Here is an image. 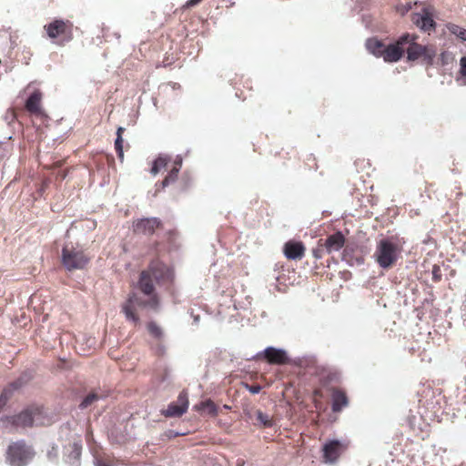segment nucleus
<instances>
[{
  "instance_id": "nucleus-1",
  "label": "nucleus",
  "mask_w": 466,
  "mask_h": 466,
  "mask_svg": "<svg viewBox=\"0 0 466 466\" xmlns=\"http://www.w3.org/2000/svg\"><path fill=\"white\" fill-rule=\"evenodd\" d=\"M418 38L416 34L405 33L389 45L377 38H370L366 42V47L373 56L382 57L387 63L398 62L405 54L409 62L422 58L431 63L435 56V50L431 46L419 44Z\"/></svg>"
},
{
  "instance_id": "nucleus-2",
  "label": "nucleus",
  "mask_w": 466,
  "mask_h": 466,
  "mask_svg": "<svg viewBox=\"0 0 466 466\" xmlns=\"http://www.w3.org/2000/svg\"><path fill=\"white\" fill-rule=\"evenodd\" d=\"M44 407L38 404H31L14 415L4 416L0 419L4 427L10 431H17L41 426L45 420Z\"/></svg>"
},
{
  "instance_id": "nucleus-3",
  "label": "nucleus",
  "mask_w": 466,
  "mask_h": 466,
  "mask_svg": "<svg viewBox=\"0 0 466 466\" xmlns=\"http://www.w3.org/2000/svg\"><path fill=\"white\" fill-rule=\"evenodd\" d=\"M402 247L396 237L380 239L376 246L374 258L382 268H390L398 261Z\"/></svg>"
},
{
  "instance_id": "nucleus-4",
  "label": "nucleus",
  "mask_w": 466,
  "mask_h": 466,
  "mask_svg": "<svg viewBox=\"0 0 466 466\" xmlns=\"http://www.w3.org/2000/svg\"><path fill=\"white\" fill-rule=\"evenodd\" d=\"M73 23L69 20L54 19L44 25L47 36L57 46H63L72 41Z\"/></svg>"
},
{
  "instance_id": "nucleus-5",
  "label": "nucleus",
  "mask_w": 466,
  "mask_h": 466,
  "mask_svg": "<svg viewBox=\"0 0 466 466\" xmlns=\"http://www.w3.org/2000/svg\"><path fill=\"white\" fill-rule=\"evenodd\" d=\"M89 257L79 245L66 244L62 248V265L68 270L83 269L89 263Z\"/></svg>"
},
{
  "instance_id": "nucleus-6",
  "label": "nucleus",
  "mask_w": 466,
  "mask_h": 466,
  "mask_svg": "<svg viewBox=\"0 0 466 466\" xmlns=\"http://www.w3.org/2000/svg\"><path fill=\"white\" fill-rule=\"evenodd\" d=\"M34 451L24 441L11 443L6 451V460L12 466H25L34 457Z\"/></svg>"
},
{
  "instance_id": "nucleus-7",
  "label": "nucleus",
  "mask_w": 466,
  "mask_h": 466,
  "mask_svg": "<svg viewBox=\"0 0 466 466\" xmlns=\"http://www.w3.org/2000/svg\"><path fill=\"white\" fill-rule=\"evenodd\" d=\"M144 307H150V305L148 304V299L144 300L136 293H131L128 295V298L126 300V302L122 305V311L128 320L132 321L135 325H137L140 321L139 317L136 312L137 309Z\"/></svg>"
},
{
  "instance_id": "nucleus-8",
  "label": "nucleus",
  "mask_w": 466,
  "mask_h": 466,
  "mask_svg": "<svg viewBox=\"0 0 466 466\" xmlns=\"http://www.w3.org/2000/svg\"><path fill=\"white\" fill-rule=\"evenodd\" d=\"M434 9L432 6H423L419 13L411 14L412 23L424 32L435 30L436 23L433 20Z\"/></svg>"
},
{
  "instance_id": "nucleus-9",
  "label": "nucleus",
  "mask_w": 466,
  "mask_h": 466,
  "mask_svg": "<svg viewBox=\"0 0 466 466\" xmlns=\"http://www.w3.org/2000/svg\"><path fill=\"white\" fill-rule=\"evenodd\" d=\"M145 271L156 280L157 284L169 282L173 279L172 269L159 259H153L150 261L148 267Z\"/></svg>"
},
{
  "instance_id": "nucleus-10",
  "label": "nucleus",
  "mask_w": 466,
  "mask_h": 466,
  "mask_svg": "<svg viewBox=\"0 0 466 466\" xmlns=\"http://www.w3.org/2000/svg\"><path fill=\"white\" fill-rule=\"evenodd\" d=\"M153 278L148 274V271H141L138 279V289L145 295L149 296L148 304L150 308L157 309L159 304L158 296L155 293V287L153 284Z\"/></svg>"
},
{
  "instance_id": "nucleus-11",
  "label": "nucleus",
  "mask_w": 466,
  "mask_h": 466,
  "mask_svg": "<svg viewBox=\"0 0 466 466\" xmlns=\"http://www.w3.org/2000/svg\"><path fill=\"white\" fill-rule=\"evenodd\" d=\"M162 228L163 223L157 218H138L133 222V231L137 235L152 236L157 229Z\"/></svg>"
},
{
  "instance_id": "nucleus-12",
  "label": "nucleus",
  "mask_w": 466,
  "mask_h": 466,
  "mask_svg": "<svg viewBox=\"0 0 466 466\" xmlns=\"http://www.w3.org/2000/svg\"><path fill=\"white\" fill-rule=\"evenodd\" d=\"M348 445L338 440L326 442L322 448L323 461L325 463H335L340 455L347 450Z\"/></svg>"
},
{
  "instance_id": "nucleus-13",
  "label": "nucleus",
  "mask_w": 466,
  "mask_h": 466,
  "mask_svg": "<svg viewBox=\"0 0 466 466\" xmlns=\"http://www.w3.org/2000/svg\"><path fill=\"white\" fill-rule=\"evenodd\" d=\"M441 393H436L434 390L428 388L423 390L419 402L420 407L435 414L441 409Z\"/></svg>"
},
{
  "instance_id": "nucleus-14",
  "label": "nucleus",
  "mask_w": 466,
  "mask_h": 466,
  "mask_svg": "<svg viewBox=\"0 0 466 466\" xmlns=\"http://www.w3.org/2000/svg\"><path fill=\"white\" fill-rule=\"evenodd\" d=\"M306 252L305 245L301 241L289 240L284 244L283 253L288 259L300 260Z\"/></svg>"
},
{
  "instance_id": "nucleus-15",
  "label": "nucleus",
  "mask_w": 466,
  "mask_h": 466,
  "mask_svg": "<svg viewBox=\"0 0 466 466\" xmlns=\"http://www.w3.org/2000/svg\"><path fill=\"white\" fill-rule=\"evenodd\" d=\"M187 394L186 391H182L178 395L177 403L169 404L164 414L166 417H180L187 410Z\"/></svg>"
},
{
  "instance_id": "nucleus-16",
  "label": "nucleus",
  "mask_w": 466,
  "mask_h": 466,
  "mask_svg": "<svg viewBox=\"0 0 466 466\" xmlns=\"http://www.w3.org/2000/svg\"><path fill=\"white\" fill-rule=\"evenodd\" d=\"M262 354L267 362L272 365H283L289 361L287 352L281 349L268 347Z\"/></svg>"
},
{
  "instance_id": "nucleus-17",
  "label": "nucleus",
  "mask_w": 466,
  "mask_h": 466,
  "mask_svg": "<svg viewBox=\"0 0 466 466\" xmlns=\"http://www.w3.org/2000/svg\"><path fill=\"white\" fill-rule=\"evenodd\" d=\"M25 380L23 378H18L17 380L10 382L2 391L0 395V412L5 407L9 400L13 397L14 392L15 390H20L25 384Z\"/></svg>"
},
{
  "instance_id": "nucleus-18",
  "label": "nucleus",
  "mask_w": 466,
  "mask_h": 466,
  "mask_svg": "<svg viewBox=\"0 0 466 466\" xmlns=\"http://www.w3.org/2000/svg\"><path fill=\"white\" fill-rule=\"evenodd\" d=\"M43 94L40 90H34L25 101V107L31 115L39 116L42 113Z\"/></svg>"
},
{
  "instance_id": "nucleus-19",
  "label": "nucleus",
  "mask_w": 466,
  "mask_h": 466,
  "mask_svg": "<svg viewBox=\"0 0 466 466\" xmlns=\"http://www.w3.org/2000/svg\"><path fill=\"white\" fill-rule=\"evenodd\" d=\"M345 241V237L340 231H337L323 239V243L326 246L325 248H328V253L339 251L344 246Z\"/></svg>"
},
{
  "instance_id": "nucleus-20",
  "label": "nucleus",
  "mask_w": 466,
  "mask_h": 466,
  "mask_svg": "<svg viewBox=\"0 0 466 466\" xmlns=\"http://www.w3.org/2000/svg\"><path fill=\"white\" fill-rule=\"evenodd\" d=\"M331 399H332V410L334 412H339L341 410L348 406L349 400L346 392L339 388L331 389Z\"/></svg>"
},
{
  "instance_id": "nucleus-21",
  "label": "nucleus",
  "mask_w": 466,
  "mask_h": 466,
  "mask_svg": "<svg viewBox=\"0 0 466 466\" xmlns=\"http://www.w3.org/2000/svg\"><path fill=\"white\" fill-rule=\"evenodd\" d=\"M194 409L198 411H204L211 416L218 415V407L211 400H206L194 406Z\"/></svg>"
},
{
  "instance_id": "nucleus-22",
  "label": "nucleus",
  "mask_w": 466,
  "mask_h": 466,
  "mask_svg": "<svg viewBox=\"0 0 466 466\" xmlns=\"http://www.w3.org/2000/svg\"><path fill=\"white\" fill-rule=\"evenodd\" d=\"M125 132V128L119 127L116 130V139L115 141V149L117 154L118 158L122 161L124 158L123 152V133Z\"/></svg>"
},
{
  "instance_id": "nucleus-23",
  "label": "nucleus",
  "mask_w": 466,
  "mask_h": 466,
  "mask_svg": "<svg viewBox=\"0 0 466 466\" xmlns=\"http://www.w3.org/2000/svg\"><path fill=\"white\" fill-rule=\"evenodd\" d=\"M168 161H169V158L167 157H165V156L157 157L153 162V165H152V167L150 170L151 174L153 176H156L157 174H158L164 167H166Z\"/></svg>"
},
{
  "instance_id": "nucleus-24",
  "label": "nucleus",
  "mask_w": 466,
  "mask_h": 466,
  "mask_svg": "<svg viewBox=\"0 0 466 466\" xmlns=\"http://www.w3.org/2000/svg\"><path fill=\"white\" fill-rule=\"evenodd\" d=\"M325 245L323 243V239L320 238L318 243H317V246L312 249V255L313 257L316 258V259H320L322 258L326 254H329L328 253V248H325Z\"/></svg>"
},
{
  "instance_id": "nucleus-25",
  "label": "nucleus",
  "mask_w": 466,
  "mask_h": 466,
  "mask_svg": "<svg viewBox=\"0 0 466 466\" xmlns=\"http://www.w3.org/2000/svg\"><path fill=\"white\" fill-rule=\"evenodd\" d=\"M178 172H179V167H174L169 171L167 176L164 178V180L162 181V187H166L167 186L170 185L171 183H174L177 178Z\"/></svg>"
},
{
  "instance_id": "nucleus-26",
  "label": "nucleus",
  "mask_w": 466,
  "mask_h": 466,
  "mask_svg": "<svg viewBox=\"0 0 466 466\" xmlns=\"http://www.w3.org/2000/svg\"><path fill=\"white\" fill-rule=\"evenodd\" d=\"M149 334L155 339H160L163 336L161 328L154 321H150L147 325Z\"/></svg>"
},
{
  "instance_id": "nucleus-27",
  "label": "nucleus",
  "mask_w": 466,
  "mask_h": 466,
  "mask_svg": "<svg viewBox=\"0 0 466 466\" xmlns=\"http://www.w3.org/2000/svg\"><path fill=\"white\" fill-rule=\"evenodd\" d=\"M448 29L452 35H456L461 40L466 41V29L454 24L449 25Z\"/></svg>"
},
{
  "instance_id": "nucleus-28",
  "label": "nucleus",
  "mask_w": 466,
  "mask_h": 466,
  "mask_svg": "<svg viewBox=\"0 0 466 466\" xmlns=\"http://www.w3.org/2000/svg\"><path fill=\"white\" fill-rule=\"evenodd\" d=\"M257 420L265 428H269L273 425L272 420L269 418V416L260 410L257 412Z\"/></svg>"
},
{
  "instance_id": "nucleus-29",
  "label": "nucleus",
  "mask_w": 466,
  "mask_h": 466,
  "mask_svg": "<svg viewBox=\"0 0 466 466\" xmlns=\"http://www.w3.org/2000/svg\"><path fill=\"white\" fill-rule=\"evenodd\" d=\"M98 395L96 393H89L86 398L82 400L79 407L80 409H86L88 406H90L92 403L98 400Z\"/></svg>"
},
{
  "instance_id": "nucleus-30",
  "label": "nucleus",
  "mask_w": 466,
  "mask_h": 466,
  "mask_svg": "<svg viewBox=\"0 0 466 466\" xmlns=\"http://www.w3.org/2000/svg\"><path fill=\"white\" fill-rule=\"evenodd\" d=\"M323 397L322 390L320 389H315L313 390V402L316 408H319L321 404L319 399Z\"/></svg>"
},
{
  "instance_id": "nucleus-31",
  "label": "nucleus",
  "mask_w": 466,
  "mask_h": 466,
  "mask_svg": "<svg viewBox=\"0 0 466 466\" xmlns=\"http://www.w3.org/2000/svg\"><path fill=\"white\" fill-rule=\"evenodd\" d=\"M459 73L461 76L466 77V56H462L460 59V70Z\"/></svg>"
},
{
  "instance_id": "nucleus-32",
  "label": "nucleus",
  "mask_w": 466,
  "mask_h": 466,
  "mask_svg": "<svg viewBox=\"0 0 466 466\" xmlns=\"http://www.w3.org/2000/svg\"><path fill=\"white\" fill-rule=\"evenodd\" d=\"M432 275H433V280L434 281H440L441 280V268L438 265H434L432 268Z\"/></svg>"
},
{
  "instance_id": "nucleus-33",
  "label": "nucleus",
  "mask_w": 466,
  "mask_h": 466,
  "mask_svg": "<svg viewBox=\"0 0 466 466\" xmlns=\"http://www.w3.org/2000/svg\"><path fill=\"white\" fill-rule=\"evenodd\" d=\"M247 389L248 390V391L252 394H258L260 392L261 390V387L259 385H246Z\"/></svg>"
},
{
  "instance_id": "nucleus-34",
  "label": "nucleus",
  "mask_w": 466,
  "mask_h": 466,
  "mask_svg": "<svg viewBox=\"0 0 466 466\" xmlns=\"http://www.w3.org/2000/svg\"><path fill=\"white\" fill-rule=\"evenodd\" d=\"M96 466H113V465L106 459L99 458V459H96Z\"/></svg>"
},
{
  "instance_id": "nucleus-35",
  "label": "nucleus",
  "mask_w": 466,
  "mask_h": 466,
  "mask_svg": "<svg viewBox=\"0 0 466 466\" xmlns=\"http://www.w3.org/2000/svg\"><path fill=\"white\" fill-rule=\"evenodd\" d=\"M5 157V148L0 145V159H3Z\"/></svg>"
},
{
  "instance_id": "nucleus-36",
  "label": "nucleus",
  "mask_w": 466,
  "mask_h": 466,
  "mask_svg": "<svg viewBox=\"0 0 466 466\" xmlns=\"http://www.w3.org/2000/svg\"><path fill=\"white\" fill-rule=\"evenodd\" d=\"M46 186H47L46 182V181H44V182L42 183V186H41V190H44V189H45V187H46Z\"/></svg>"
}]
</instances>
